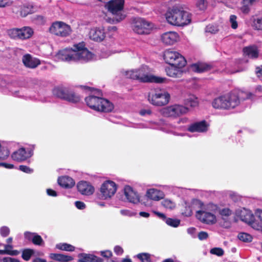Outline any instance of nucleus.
Wrapping results in <instances>:
<instances>
[{
    "label": "nucleus",
    "mask_w": 262,
    "mask_h": 262,
    "mask_svg": "<svg viewBox=\"0 0 262 262\" xmlns=\"http://www.w3.org/2000/svg\"><path fill=\"white\" fill-rule=\"evenodd\" d=\"M165 18L168 24L175 26H185L191 23L190 13L183 10L180 6H174L165 14Z\"/></svg>",
    "instance_id": "obj_3"
},
{
    "label": "nucleus",
    "mask_w": 262,
    "mask_h": 262,
    "mask_svg": "<svg viewBox=\"0 0 262 262\" xmlns=\"http://www.w3.org/2000/svg\"><path fill=\"white\" fill-rule=\"evenodd\" d=\"M54 96L71 103H77L80 101V97L73 91L68 88L56 87L53 90Z\"/></svg>",
    "instance_id": "obj_10"
},
{
    "label": "nucleus",
    "mask_w": 262,
    "mask_h": 262,
    "mask_svg": "<svg viewBox=\"0 0 262 262\" xmlns=\"http://www.w3.org/2000/svg\"><path fill=\"white\" fill-rule=\"evenodd\" d=\"M211 68V67H210L209 64L203 62L195 63L191 66V69L192 71L198 73H202L205 71H208Z\"/></svg>",
    "instance_id": "obj_29"
},
{
    "label": "nucleus",
    "mask_w": 262,
    "mask_h": 262,
    "mask_svg": "<svg viewBox=\"0 0 262 262\" xmlns=\"http://www.w3.org/2000/svg\"><path fill=\"white\" fill-rule=\"evenodd\" d=\"M183 67L177 66L169 65L165 69L167 75L172 77H180L182 74L181 69Z\"/></svg>",
    "instance_id": "obj_24"
},
{
    "label": "nucleus",
    "mask_w": 262,
    "mask_h": 262,
    "mask_svg": "<svg viewBox=\"0 0 262 262\" xmlns=\"http://www.w3.org/2000/svg\"><path fill=\"white\" fill-rule=\"evenodd\" d=\"M56 248L65 251H74L75 249V247L72 245L65 243L56 244Z\"/></svg>",
    "instance_id": "obj_37"
},
{
    "label": "nucleus",
    "mask_w": 262,
    "mask_h": 262,
    "mask_svg": "<svg viewBox=\"0 0 262 262\" xmlns=\"http://www.w3.org/2000/svg\"><path fill=\"white\" fill-rule=\"evenodd\" d=\"M179 40V35L176 32L168 31L161 35V40L167 45H172Z\"/></svg>",
    "instance_id": "obj_21"
},
{
    "label": "nucleus",
    "mask_w": 262,
    "mask_h": 262,
    "mask_svg": "<svg viewBox=\"0 0 262 262\" xmlns=\"http://www.w3.org/2000/svg\"><path fill=\"white\" fill-rule=\"evenodd\" d=\"M49 257L51 259H54L58 261H69L73 259L72 256L69 255L56 253H51Z\"/></svg>",
    "instance_id": "obj_30"
},
{
    "label": "nucleus",
    "mask_w": 262,
    "mask_h": 262,
    "mask_svg": "<svg viewBox=\"0 0 262 262\" xmlns=\"http://www.w3.org/2000/svg\"><path fill=\"white\" fill-rule=\"evenodd\" d=\"M120 212H121V214L122 215H126L128 216H132L135 215V213L128 210L125 209V210H121L120 211Z\"/></svg>",
    "instance_id": "obj_59"
},
{
    "label": "nucleus",
    "mask_w": 262,
    "mask_h": 262,
    "mask_svg": "<svg viewBox=\"0 0 262 262\" xmlns=\"http://www.w3.org/2000/svg\"><path fill=\"white\" fill-rule=\"evenodd\" d=\"M217 212H219V214L222 216L227 217L230 216L232 214V211L229 209L228 208H223L222 209H217Z\"/></svg>",
    "instance_id": "obj_44"
},
{
    "label": "nucleus",
    "mask_w": 262,
    "mask_h": 262,
    "mask_svg": "<svg viewBox=\"0 0 262 262\" xmlns=\"http://www.w3.org/2000/svg\"><path fill=\"white\" fill-rule=\"evenodd\" d=\"M141 262H151L150 255L148 253H141L136 255Z\"/></svg>",
    "instance_id": "obj_42"
},
{
    "label": "nucleus",
    "mask_w": 262,
    "mask_h": 262,
    "mask_svg": "<svg viewBox=\"0 0 262 262\" xmlns=\"http://www.w3.org/2000/svg\"><path fill=\"white\" fill-rule=\"evenodd\" d=\"M187 112V106L177 104L165 107L163 110V113L165 116L173 118L184 115Z\"/></svg>",
    "instance_id": "obj_16"
},
{
    "label": "nucleus",
    "mask_w": 262,
    "mask_h": 262,
    "mask_svg": "<svg viewBox=\"0 0 262 262\" xmlns=\"http://www.w3.org/2000/svg\"><path fill=\"white\" fill-rule=\"evenodd\" d=\"M34 250L30 249H25L23 251L22 258L23 259L28 261L29 259H30L31 257L32 256L34 255Z\"/></svg>",
    "instance_id": "obj_43"
},
{
    "label": "nucleus",
    "mask_w": 262,
    "mask_h": 262,
    "mask_svg": "<svg viewBox=\"0 0 262 262\" xmlns=\"http://www.w3.org/2000/svg\"><path fill=\"white\" fill-rule=\"evenodd\" d=\"M19 30V39H25L31 37L33 33V30L29 27H24Z\"/></svg>",
    "instance_id": "obj_31"
},
{
    "label": "nucleus",
    "mask_w": 262,
    "mask_h": 262,
    "mask_svg": "<svg viewBox=\"0 0 262 262\" xmlns=\"http://www.w3.org/2000/svg\"><path fill=\"white\" fill-rule=\"evenodd\" d=\"M24 237L26 239L31 240L32 243L36 245L41 246L43 243L41 236L37 235L36 233L26 231L24 233Z\"/></svg>",
    "instance_id": "obj_25"
},
{
    "label": "nucleus",
    "mask_w": 262,
    "mask_h": 262,
    "mask_svg": "<svg viewBox=\"0 0 262 262\" xmlns=\"http://www.w3.org/2000/svg\"><path fill=\"white\" fill-rule=\"evenodd\" d=\"M164 196V193L162 190L154 188L147 189L145 193V196L147 199L154 201H159L163 199Z\"/></svg>",
    "instance_id": "obj_22"
},
{
    "label": "nucleus",
    "mask_w": 262,
    "mask_h": 262,
    "mask_svg": "<svg viewBox=\"0 0 262 262\" xmlns=\"http://www.w3.org/2000/svg\"><path fill=\"white\" fill-rule=\"evenodd\" d=\"M58 183L59 185L66 188H71L75 185L74 180L67 176L59 177L58 179Z\"/></svg>",
    "instance_id": "obj_28"
},
{
    "label": "nucleus",
    "mask_w": 262,
    "mask_h": 262,
    "mask_svg": "<svg viewBox=\"0 0 262 262\" xmlns=\"http://www.w3.org/2000/svg\"><path fill=\"white\" fill-rule=\"evenodd\" d=\"M88 106L96 111L110 112L114 110V104L110 101L99 96L90 95L85 98Z\"/></svg>",
    "instance_id": "obj_6"
},
{
    "label": "nucleus",
    "mask_w": 262,
    "mask_h": 262,
    "mask_svg": "<svg viewBox=\"0 0 262 262\" xmlns=\"http://www.w3.org/2000/svg\"><path fill=\"white\" fill-rule=\"evenodd\" d=\"M23 62L25 66L34 69L40 64L39 59L33 58L30 54H26L23 57Z\"/></svg>",
    "instance_id": "obj_23"
},
{
    "label": "nucleus",
    "mask_w": 262,
    "mask_h": 262,
    "mask_svg": "<svg viewBox=\"0 0 262 262\" xmlns=\"http://www.w3.org/2000/svg\"><path fill=\"white\" fill-rule=\"evenodd\" d=\"M169 98L170 95L167 92L159 88L150 90L148 96L149 103L158 106L166 105L169 102Z\"/></svg>",
    "instance_id": "obj_9"
},
{
    "label": "nucleus",
    "mask_w": 262,
    "mask_h": 262,
    "mask_svg": "<svg viewBox=\"0 0 262 262\" xmlns=\"http://www.w3.org/2000/svg\"><path fill=\"white\" fill-rule=\"evenodd\" d=\"M47 195L51 196H54L55 197L58 195L57 194V192L54 191L53 189H47L46 190Z\"/></svg>",
    "instance_id": "obj_63"
},
{
    "label": "nucleus",
    "mask_w": 262,
    "mask_h": 262,
    "mask_svg": "<svg viewBox=\"0 0 262 262\" xmlns=\"http://www.w3.org/2000/svg\"><path fill=\"white\" fill-rule=\"evenodd\" d=\"M150 70L148 67L142 66L136 70L127 71L126 72V76L127 78L136 79L142 82H156L163 83L167 79L150 74Z\"/></svg>",
    "instance_id": "obj_4"
},
{
    "label": "nucleus",
    "mask_w": 262,
    "mask_h": 262,
    "mask_svg": "<svg viewBox=\"0 0 262 262\" xmlns=\"http://www.w3.org/2000/svg\"><path fill=\"white\" fill-rule=\"evenodd\" d=\"M8 34L11 38L19 39V30L18 28H14L9 30Z\"/></svg>",
    "instance_id": "obj_45"
},
{
    "label": "nucleus",
    "mask_w": 262,
    "mask_h": 262,
    "mask_svg": "<svg viewBox=\"0 0 262 262\" xmlns=\"http://www.w3.org/2000/svg\"><path fill=\"white\" fill-rule=\"evenodd\" d=\"M10 155V151L7 147L2 146L0 148V160H5L8 159Z\"/></svg>",
    "instance_id": "obj_39"
},
{
    "label": "nucleus",
    "mask_w": 262,
    "mask_h": 262,
    "mask_svg": "<svg viewBox=\"0 0 262 262\" xmlns=\"http://www.w3.org/2000/svg\"><path fill=\"white\" fill-rule=\"evenodd\" d=\"M77 190L81 195H90L95 191L94 187L91 183L84 181H81L77 183Z\"/></svg>",
    "instance_id": "obj_20"
},
{
    "label": "nucleus",
    "mask_w": 262,
    "mask_h": 262,
    "mask_svg": "<svg viewBox=\"0 0 262 262\" xmlns=\"http://www.w3.org/2000/svg\"><path fill=\"white\" fill-rule=\"evenodd\" d=\"M237 238H238L240 241L245 243H249L251 242L253 239L251 235L245 232L239 233L238 235H237Z\"/></svg>",
    "instance_id": "obj_40"
},
{
    "label": "nucleus",
    "mask_w": 262,
    "mask_h": 262,
    "mask_svg": "<svg viewBox=\"0 0 262 262\" xmlns=\"http://www.w3.org/2000/svg\"><path fill=\"white\" fill-rule=\"evenodd\" d=\"M208 234L207 232L201 231L198 234V237L200 240H204L207 238Z\"/></svg>",
    "instance_id": "obj_61"
},
{
    "label": "nucleus",
    "mask_w": 262,
    "mask_h": 262,
    "mask_svg": "<svg viewBox=\"0 0 262 262\" xmlns=\"http://www.w3.org/2000/svg\"><path fill=\"white\" fill-rule=\"evenodd\" d=\"M151 111L150 109H142L140 111L139 114L142 116H150L151 114Z\"/></svg>",
    "instance_id": "obj_54"
},
{
    "label": "nucleus",
    "mask_w": 262,
    "mask_h": 262,
    "mask_svg": "<svg viewBox=\"0 0 262 262\" xmlns=\"http://www.w3.org/2000/svg\"><path fill=\"white\" fill-rule=\"evenodd\" d=\"M123 194L126 201L130 203L136 204L140 202V196L137 191L129 185L123 188Z\"/></svg>",
    "instance_id": "obj_17"
},
{
    "label": "nucleus",
    "mask_w": 262,
    "mask_h": 262,
    "mask_svg": "<svg viewBox=\"0 0 262 262\" xmlns=\"http://www.w3.org/2000/svg\"><path fill=\"white\" fill-rule=\"evenodd\" d=\"M164 221L169 226L173 228H177L180 224V220L178 219L167 218Z\"/></svg>",
    "instance_id": "obj_41"
},
{
    "label": "nucleus",
    "mask_w": 262,
    "mask_h": 262,
    "mask_svg": "<svg viewBox=\"0 0 262 262\" xmlns=\"http://www.w3.org/2000/svg\"><path fill=\"white\" fill-rule=\"evenodd\" d=\"M163 57L165 61L169 65L184 67L186 63L185 58L175 50L169 49L164 51Z\"/></svg>",
    "instance_id": "obj_11"
},
{
    "label": "nucleus",
    "mask_w": 262,
    "mask_h": 262,
    "mask_svg": "<svg viewBox=\"0 0 262 262\" xmlns=\"http://www.w3.org/2000/svg\"><path fill=\"white\" fill-rule=\"evenodd\" d=\"M183 215L185 216H190L192 214V210L191 207L189 206H186L185 209L182 211Z\"/></svg>",
    "instance_id": "obj_52"
},
{
    "label": "nucleus",
    "mask_w": 262,
    "mask_h": 262,
    "mask_svg": "<svg viewBox=\"0 0 262 262\" xmlns=\"http://www.w3.org/2000/svg\"><path fill=\"white\" fill-rule=\"evenodd\" d=\"M90 38L96 42H100L105 38V32L103 27L92 28L89 32Z\"/></svg>",
    "instance_id": "obj_18"
},
{
    "label": "nucleus",
    "mask_w": 262,
    "mask_h": 262,
    "mask_svg": "<svg viewBox=\"0 0 262 262\" xmlns=\"http://www.w3.org/2000/svg\"><path fill=\"white\" fill-rule=\"evenodd\" d=\"M10 233L9 228L6 226H3L0 228L1 235L3 237H6L9 235Z\"/></svg>",
    "instance_id": "obj_50"
},
{
    "label": "nucleus",
    "mask_w": 262,
    "mask_h": 262,
    "mask_svg": "<svg viewBox=\"0 0 262 262\" xmlns=\"http://www.w3.org/2000/svg\"><path fill=\"white\" fill-rule=\"evenodd\" d=\"M49 31L51 34L62 37L69 35L72 32L70 26L61 21H56L52 23L49 28Z\"/></svg>",
    "instance_id": "obj_14"
},
{
    "label": "nucleus",
    "mask_w": 262,
    "mask_h": 262,
    "mask_svg": "<svg viewBox=\"0 0 262 262\" xmlns=\"http://www.w3.org/2000/svg\"><path fill=\"white\" fill-rule=\"evenodd\" d=\"M81 258L79 262H101V259L94 255L81 254Z\"/></svg>",
    "instance_id": "obj_33"
},
{
    "label": "nucleus",
    "mask_w": 262,
    "mask_h": 262,
    "mask_svg": "<svg viewBox=\"0 0 262 262\" xmlns=\"http://www.w3.org/2000/svg\"><path fill=\"white\" fill-rule=\"evenodd\" d=\"M198 98L193 95L190 96L189 97L185 100V105L187 106L194 107L198 105Z\"/></svg>",
    "instance_id": "obj_35"
},
{
    "label": "nucleus",
    "mask_w": 262,
    "mask_h": 262,
    "mask_svg": "<svg viewBox=\"0 0 262 262\" xmlns=\"http://www.w3.org/2000/svg\"><path fill=\"white\" fill-rule=\"evenodd\" d=\"M74 204L78 209L83 210L86 207L85 204L81 201H76L74 203Z\"/></svg>",
    "instance_id": "obj_55"
},
{
    "label": "nucleus",
    "mask_w": 262,
    "mask_h": 262,
    "mask_svg": "<svg viewBox=\"0 0 262 262\" xmlns=\"http://www.w3.org/2000/svg\"><path fill=\"white\" fill-rule=\"evenodd\" d=\"M34 12V7L30 3L23 5L20 7L19 14L22 17H25L29 14Z\"/></svg>",
    "instance_id": "obj_32"
},
{
    "label": "nucleus",
    "mask_w": 262,
    "mask_h": 262,
    "mask_svg": "<svg viewBox=\"0 0 262 262\" xmlns=\"http://www.w3.org/2000/svg\"><path fill=\"white\" fill-rule=\"evenodd\" d=\"M243 51L244 55L251 59L257 58L259 55V51L256 46H250L245 47Z\"/></svg>",
    "instance_id": "obj_26"
},
{
    "label": "nucleus",
    "mask_w": 262,
    "mask_h": 262,
    "mask_svg": "<svg viewBox=\"0 0 262 262\" xmlns=\"http://www.w3.org/2000/svg\"><path fill=\"white\" fill-rule=\"evenodd\" d=\"M10 92L11 95L14 97H17L19 98H24L27 99V97H25L24 96V94H22V92H20L19 90H11Z\"/></svg>",
    "instance_id": "obj_53"
},
{
    "label": "nucleus",
    "mask_w": 262,
    "mask_h": 262,
    "mask_svg": "<svg viewBox=\"0 0 262 262\" xmlns=\"http://www.w3.org/2000/svg\"><path fill=\"white\" fill-rule=\"evenodd\" d=\"M253 3L254 2L250 0H244L243 6L241 8V11L245 14H248L250 11V7Z\"/></svg>",
    "instance_id": "obj_38"
},
{
    "label": "nucleus",
    "mask_w": 262,
    "mask_h": 262,
    "mask_svg": "<svg viewBox=\"0 0 262 262\" xmlns=\"http://www.w3.org/2000/svg\"><path fill=\"white\" fill-rule=\"evenodd\" d=\"M12 4L11 0H0V7H9Z\"/></svg>",
    "instance_id": "obj_57"
},
{
    "label": "nucleus",
    "mask_w": 262,
    "mask_h": 262,
    "mask_svg": "<svg viewBox=\"0 0 262 262\" xmlns=\"http://www.w3.org/2000/svg\"><path fill=\"white\" fill-rule=\"evenodd\" d=\"M237 17L235 15H231L230 17V23H231V28L233 29H236L237 27V22L236 21Z\"/></svg>",
    "instance_id": "obj_49"
},
{
    "label": "nucleus",
    "mask_w": 262,
    "mask_h": 262,
    "mask_svg": "<svg viewBox=\"0 0 262 262\" xmlns=\"http://www.w3.org/2000/svg\"><path fill=\"white\" fill-rule=\"evenodd\" d=\"M132 28L138 34H148L154 28V25L144 18H136L133 19Z\"/></svg>",
    "instance_id": "obj_12"
},
{
    "label": "nucleus",
    "mask_w": 262,
    "mask_h": 262,
    "mask_svg": "<svg viewBox=\"0 0 262 262\" xmlns=\"http://www.w3.org/2000/svg\"><path fill=\"white\" fill-rule=\"evenodd\" d=\"M196 6L201 10H204L206 7L205 0H196Z\"/></svg>",
    "instance_id": "obj_56"
},
{
    "label": "nucleus",
    "mask_w": 262,
    "mask_h": 262,
    "mask_svg": "<svg viewBox=\"0 0 262 262\" xmlns=\"http://www.w3.org/2000/svg\"><path fill=\"white\" fill-rule=\"evenodd\" d=\"M94 57V55L88 50L83 42L75 44L73 48H66L60 50L56 54L57 58L67 62H86L91 61Z\"/></svg>",
    "instance_id": "obj_1"
},
{
    "label": "nucleus",
    "mask_w": 262,
    "mask_h": 262,
    "mask_svg": "<svg viewBox=\"0 0 262 262\" xmlns=\"http://www.w3.org/2000/svg\"><path fill=\"white\" fill-rule=\"evenodd\" d=\"M210 253L213 255H217L221 256L223 255L224 251L221 248H213L211 249Z\"/></svg>",
    "instance_id": "obj_48"
},
{
    "label": "nucleus",
    "mask_w": 262,
    "mask_h": 262,
    "mask_svg": "<svg viewBox=\"0 0 262 262\" xmlns=\"http://www.w3.org/2000/svg\"><path fill=\"white\" fill-rule=\"evenodd\" d=\"M3 262H20L17 259L11 257H6L3 259Z\"/></svg>",
    "instance_id": "obj_64"
},
{
    "label": "nucleus",
    "mask_w": 262,
    "mask_h": 262,
    "mask_svg": "<svg viewBox=\"0 0 262 262\" xmlns=\"http://www.w3.org/2000/svg\"><path fill=\"white\" fill-rule=\"evenodd\" d=\"M162 122V121H160V122L149 121L147 123H141L138 124L136 127L138 128H151L164 130L163 127H160Z\"/></svg>",
    "instance_id": "obj_27"
},
{
    "label": "nucleus",
    "mask_w": 262,
    "mask_h": 262,
    "mask_svg": "<svg viewBox=\"0 0 262 262\" xmlns=\"http://www.w3.org/2000/svg\"><path fill=\"white\" fill-rule=\"evenodd\" d=\"M101 256L105 258H110L112 256V252L109 250L101 251H100Z\"/></svg>",
    "instance_id": "obj_60"
},
{
    "label": "nucleus",
    "mask_w": 262,
    "mask_h": 262,
    "mask_svg": "<svg viewBox=\"0 0 262 262\" xmlns=\"http://www.w3.org/2000/svg\"><path fill=\"white\" fill-rule=\"evenodd\" d=\"M161 203L163 207L169 210H172L176 207V203L169 199H164Z\"/></svg>",
    "instance_id": "obj_36"
},
{
    "label": "nucleus",
    "mask_w": 262,
    "mask_h": 262,
    "mask_svg": "<svg viewBox=\"0 0 262 262\" xmlns=\"http://www.w3.org/2000/svg\"><path fill=\"white\" fill-rule=\"evenodd\" d=\"M255 74L258 78L262 77V66L255 68Z\"/></svg>",
    "instance_id": "obj_62"
},
{
    "label": "nucleus",
    "mask_w": 262,
    "mask_h": 262,
    "mask_svg": "<svg viewBox=\"0 0 262 262\" xmlns=\"http://www.w3.org/2000/svg\"><path fill=\"white\" fill-rule=\"evenodd\" d=\"M19 170L28 174L32 173L33 172V169L25 165H20L19 166Z\"/></svg>",
    "instance_id": "obj_51"
},
{
    "label": "nucleus",
    "mask_w": 262,
    "mask_h": 262,
    "mask_svg": "<svg viewBox=\"0 0 262 262\" xmlns=\"http://www.w3.org/2000/svg\"><path fill=\"white\" fill-rule=\"evenodd\" d=\"M124 0H111L106 3L105 7L109 13L113 15L108 19L110 23L117 24L122 21L126 17L123 11Z\"/></svg>",
    "instance_id": "obj_7"
},
{
    "label": "nucleus",
    "mask_w": 262,
    "mask_h": 262,
    "mask_svg": "<svg viewBox=\"0 0 262 262\" xmlns=\"http://www.w3.org/2000/svg\"><path fill=\"white\" fill-rule=\"evenodd\" d=\"M253 26L256 30H262V18L254 19L253 22Z\"/></svg>",
    "instance_id": "obj_46"
},
{
    "label": "nucleus",
    "mask_w": 262,
    "mask_h": 262,
    "mask_svg": "<svg viewBox=\"0 0 262 262\" xmlns=\"http://www.w3.org/2000/svg\"><path fill=\"white\" fill-rule=\"evenodd\" d=\"M117 190V186L112 181H105L100 187L99 197L101 200L109 199L112 197Z\"/></svg>",
    "instance_id": "obj_13"
},
{
    "label": "nucleus",
    "mask_w": 262,
    "mask_h": 262,
    "mask_svg": "<svg viewBox=\"0 0 262 262\" xmlns=\"http://www.w3.org/2000/svg\"><path fill=\"white\" fill-rule=\"evenodd\" d=\"M235 214L236 216L239 217L242 221L249 224L254 229L262 232V210H258L256 212L257 219L255 221L254 215L251 211L245 208L237 209Z\"/></svg>",
    "instance_id": "obj_5"
},
{
    "label": "nucleus",
    "mask_w": 262,
    "mask_h": 262,
    "mask_svg": "<svg viewBox=\"0 0 262 262\" xmlns=\"http://www.w3.org/2000/svg\"><path fill=\"white\" fill-rule=\"evenodd\" d=\"M34 148V145L27 149L24 147L19 148L11 154V159L17 162H22L32 157L33 155Z\"/></svg>",
    "instance_id": "obj_15"
},
{
    "label": "nucleus",
    "mask_w": 262,
    "mask_h": 262,
    "mask_svg": "<svg viewBox=\"0 0 262 262\" xmlns=\"http://www.w3.org/2000/svg\"><path fill=\"white\" fill-rule=\"evenodd\" d=\"M114 251L117 255H121L123 253V250L122 247L119 246L114 247Z\"/></svg>",
    "instance_id": "obj_58"
},
{
    "label": "nucleus",
    "mask_w": 262,
    "mask_h": 262,
    "mask_svg": "<svg viewBox=\"0 0 262 262\" xmlns=\"http://www.w3.org/2000/svg\"><path fill=\"white\" fill-rule=\"evenodd\" d=\"M218 207L213 204H209L205 209L196 212V217L204 224L212 225L216 222V217L213 213L217 212Z\"/></svg>",
    "instance_id": "obj_8"
},
{
    "label": "nucleus",
    "mask_w": 262,
    "mask_h": 262,
    "mask_svg": "<svg viewBox=\"0 0 262 262\" xmlns=\"http://www.w3.org/2000/svg\"><path fill=\"white\" fill-rule=\"evenodd\" d=\"M253 96L248 91H241L239 94L231 92L214 99L212 102V107L216 109L229 110L237 106L241 100L252 99Z\"/></svg>",
    "instance_id": "obj_2"
},
{
    "label": "nucleus",
    "mask_w": 262,
    "mask_h": 262,
    "mask_svg": "<svg viewBox=\"0 0 262 262\" xmlns=\"http://www.w3.org/2000/svg\"><path fill=\"white\" fill-rule=\"evenodd\" d=\"M4 249L0 250V254H8L9 255H17L19 252L13 250V246L11 244L4 245Z\"/></svg>",
    "instance_id": "obj_34"
},
{
    "label": "nucleus",
    "mask_w": 262,
    "mask_h": 262,
    "mask_svg": "<svg viewBox=\"0 0 262 262\" xmlns=\"http://www.w3.org/2000/svg\"><path fill=\"white\" fill-rule=\"evenodd\" d=\"M209 124L205 120L192 123L187 126V130L191 133H204L208 130Z\"/></svg>",
    "instance_id": "obj_19"
},
{
    "label": "nucleus",
    "mask_w": 262,
    "mask_h": 262,
    "mask_svg": "<svg viewBox=\"0 0 262 262\" xmlns=\"http://www.w3.org/2000/svg\"><path fill=\"white\" fill-rule=\"evenodd\" d=\"M218 31V28L217 26L213 25H209L205 28V32L210 33L211 34H215Z\"/></svg>",
    "instance_id": "obj_47"
}]
</instances>
